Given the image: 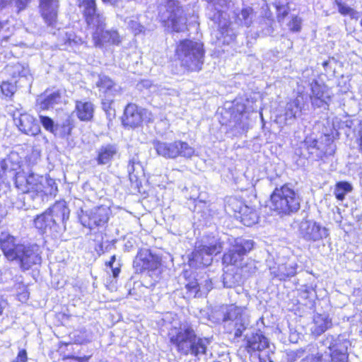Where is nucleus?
I'll list each match as a JSON object with an SVG mask.
<instances>
[{
  "mask_svg": "<svg viewBox=\"0 0 362 362\" xmlns=\"http://www.w3.org/2000/svg\"><path fill=\"white\" fill-rule=\"evenodd\" d=\"M168 337L179 354L184 356L191 354L197 358L206 354L211 343L209 337H198L192 326L187 322L172 327L168 331Z\"/></svg>",
  "mask_w": 362,
  "mask_h": 362,
  "instance_id": "obj_1",
  "label": "nucleus"
},
{
  "mask_svg": "<svg viewBox=\"0 0 362 362\" xmlns=\"http://www.w3.org/2000/svg\"><path fill=\"white\" fill-rule=\"evenodd\" d=\"M52 180L46 178L33 173L27 176L17 173L16 185L23 193L24 206L27 208H36L42 202L43 196L53 193Z\"/></svg>",
  "mask_w": 362,
  "mask_h": 362,
  "instance_id": "obj_2",
  "label": "nucleus"
},
{
  "mask_svg": "<svg viewBox=\"0 0 362 362\" xmlns=\"http://www.w3.org/2000/svg\"><path fill=\"white\" fill-rule=\"evenodd\" d=\"M176 55L181 66L189 71H199L204 64V45L197 41L182 40L177 46Z\"/></svg>",
  "mask_w": 362,
  "mask_h": 362,
  "instance_id": "obj_3",
  "label": "nucleus"
},
{
  "mask_svg": "<svg viewBox=\"0 0 362 362\" xmlns=\"http://www.w3.org/2000/svg\"><path fill=\"white\" fill-rule=\"evenodd\" d=\"M270 209L279 215H288L300 209V198L288 185L276 187L270 196Z\"/></svg>",
  "mask_w": 362,
  "mask_h": 362,
  "instance_id": "obj_4",
  "label": "nucleus"
},
{
  "mask_svg": "<svg viewBox=\"0 0 362 362\" xmlns=\"http://www.w3.org/2000/svg\"><path fill=\"white\" fill-rule=\"evenodd\" d=\"M228 245L235 249H252L254 242L252 240L238 238H230L223 234L221 237L215 235H206L196 243L195 249H229Z\"/></svg>",
  "mask_w": 362,
  "mask_h": 362,
  "instance_id": "obj_5",
  "label": "nucleus"
},
{
  "mask_svg": "<svg viewBox=\"0 0 362 362\" xmlns=\"http://www.w3.org/2000/svg\"><path fill=\"white\" fill-rule=\"evenodd\" d=\"M111 214L109 206L101 205L88 210L81 209L78 218L83 226L93 229L105 226Z\"/></svg>",
  "mask_w": 362,
  "mask_h": 362,
  "instance_id": "obj_6",
  "label": "nucleus"
},
{
  "mask_svg": "<svg viewBox=\"0 0 362 362\" xmlns=\"http://www.w3.org/2000/svg\"><path fill=\"white\" fill-rule=\"evenodd\" d=\"M134 266L137 271L148 270V276L158 281L161 274L160 259L154 255L151 250H139L134 261Z\"/></svg>",
  "mask_w": 362,
  "mask_h": 362,
  "instance_id": "obj_7",
  "label": "nucleus"
},
{
  "mask_svg": "<svg viewBox=\"0 0 362 362\" xmlns=\"http://www.w3.org/2000/svg\"><path fill=\"white\" fill-rule=\"evenodd\" d=\"M166 15L162 14L163 21H167L168 26L175 32H182L186 28V18L183 11L177 5L175 0H168Z\"/></svg>",
  "mask_w": 362,
  "mask_h": 362,
  "instance_id": "obj_8",
  "label": "nucleus"
},
{
  "mask_svg": "<svg viewBox=\"0 0 362 362\" xmlns=\"http://www.w3.org/2000/svg\"><path fill=\"white\" fill-rule=\"evenodd\" d=\"M78 7L90 28L100 26L105 21V18L97 8L95 0H79Z\"/></svg>",
  "mask_w": 362,
  "mask_h": 362,
  "instance_id": "obj_9",
  "label": "nucleus"
},
{
  "mask_svg": "<svg viewBox=\"0 0 362 362\" xmlns=\"http://www.w3.org/2000/svg\"><path fill=\"white\" fill-rule=\"evenodd\" d=\"M247 344L248 352L259 351V362H272L268 339L261 333L252 334L248 337Z\"/></svg>",
  "mask_w": 362,
  "mask_h": 362,
  "instance_id": "obj_10",
  "label": "nucleus"
},
{
  "mask_svg": "<svg viewBox=\"0 0 362 362\" xmlns=\"http://www.w3.org/2000/svg\"><path fill=\"white\" fill-rule=\"evenodd\" d=\"M105 21L100 26H96L92 33L93 40L96 47H101L105 43L119 45L121 42L117 31L105 30Z\"/></svg>",
  "mask_w": 362,
  "mask_h": 362,
  "instance_id": "obj_11",
  "label": "nucleus"
},
{
  "mask_svg": "<svg viewBox=\"0 0 362 362\" xmlns=\"http://www.w3.org/2000/svg\"><path fill=\"white\" fill-rule=\"evenodd\" d=\"M13 120L19 130L25 134L36 136L40 132L37 122L28 113L14 114Z\"/></svg>",
  "mask_w": 362,
  "mask_h": 362,
  "instance_id": "obj_12",
  "label": "nucleus"
},
{
  "mask_svg": "<svg viewBox=\"0 0 362 362\" xmlns=\"http://www.w3.org/2000/svg\"><path fill=\"white\" fill-rule=\"evenodd\" d=\"M300 230L303 238L308 240L317 241L324 238H327L328 235L326 228L321 227L311 221H302Z\"/></svg>",
  "mask_w": 362,
  "mask_h": 362,
  "instance_id": "obj_13",
  "label": "nucleus"
},
{
  "mask_svg": "<svg viewBox=\"0 0 362 362\" xmlns=\"http://www.w3.org/2000/svg\"><path fill=\"white\" fill-rule=\"evenodd\" d=\"M1 252L8 260H19L24 269H28L32 264L39 261L37 256H33V250H1Z\"/></svg>",
  "mask_w": 362,
  "mask_h": 362,
  "instance_id": "obj_14",
  "label": "nucleus"
},
{
  "mask_svg": "<svg viewBox=\"0 0 362 362\" xmlns=\"http://www.w3.org/2000/svg\"><path fill=\"white\" fill-rule=\"evenodd\" d=\"M144 110L135 104H128L122 117L124 126L134 128L139 126L143 121Z\"/></svg>",
  "mask_w": 362,
  "mask_h": 362,
  "instance_id": "obj_15",
  "label": "nucleus"
},
{
  "mask_svg": "<svg viewBox=\"0 0 362 362\" xmlns=\"http://www.w3.org/2000/svg\"><path fill=\"white\" fill-rule=\"evenodd\" d=\"M58 6V0H40V13L48 25H54Z\"/></svg>",
  "mask_w": 362,
  "mask_h": 362,
  "instance_id": "obj_16",
  "label": "nucleus"
},
{
  "mask_svg": "<svg viewBox=\"0 0 362 362\" xmlns=\"http://www.w3.org/2000/svg\"><path fill=\"white\" fill-rule=\"evenodd\" d=\"M311 95L310 99L313 105L320 107L324 104H327L329 100L328 88L325 85H321L317 81H313L310 83Z\"/></svg>",
  "mask_w": 362,
  "mask_h": 362,
  "instance_id": "obj_17",
  "label": "nucleus"
},
{
  "mask_svg": "<svg viewBox=\"0 0 362 362\" xmlns=\"http://www.w3.org/2000/svg\"><path fill=\"white\" fill-rule=\"evenodd\" d=\"M244 309L239 307H232L228 312L226 319L234 322L236 328L235 335L239 337L242 334L247 323V318L243 314Z\"/></svg>",
  "mask_w": 362,
  "mask_h": 362,
  "instance_id": "obj_18",
  "label": "nucleus"
},
{
  "mask_svg": "<svg viewBox=\"0 0 362 362\" xmlns=\"http://www.w3.org/2000/svg\"><path fill=\"white\" fill-rule=\"evenodd\" d=\"M119 148L116 144H106L97 150L96 160L98 165L110 163L118 154Z\"/></svg>",
  "mask_w": 362,
  "mask_h": 362,
  "instance_id": "obj_19",
  "label": "nucleus"
},
{
  "mask_svg": "<svg viewBox=\"0 0 362 362\" xmlns=\"http://www.w3.org/2000/svg\"><path fill=\"white\" fill-rule=\"evenodd\" d=\"M61 93L59 90L50 92L46 90L43 94L38 96L37 99V106L40 110H48L56 104H58L61 100Z\"/></svg>",
  "mask_w": 362,
  "mask_h": 362,
  "instance_id": "obj_20",
  "label": "nucleus"
},
{
  "mask_svg": "<svg viewBox=\"0 0 362 362\" xmlns=\"http://www.w3.org/2000/svg\"><path fill=\"white\" fill-rule=\"evenodd\" d=\"M153 147L158 155L165 158H176L175 141L173 142L153 140Z\"/></svg>",
  "mask_w": 362,
  "mask_h": 362,
  "instance_id": "obj_21",
  "label": "nucleus"
},
{
  "mask_svg": "<svg viewBox=\"0 0 362 362\" xmlns=\"http://www.w3.org/2000/svg\"><path fill=\"white\" fill-rule=\"evenodd\" d=\"M186 288L194 297H201L206 294L212 288V282L206 279L203 282L198 283L197 280L189 282Z\"/></svg>",
  "mask_w": 362,
  "mask_h": 362,
  "instance_id": "obj_22",
  "label": "nucleus"
},
{
  "mask_svg": "<svg viewBox=\"0 0 362 362\" xmlns=\"http://www.w3.org/2000/svg\"><path fill=\"white\" fill-rule=\"evenodd\" d=\"M302 97L298 96L286 104L285 110V120L287 124L292 123L300 115L302 110Z\"/></svg>",
  "mask_w": 362,
  "mask_h": 362,
  "instance_id": "obj_23",
  "label": "nucleus"
},
{
  "mask_svg": "<svg viewBox=\"0 0 362 362\" xmlns=\"http://www.w3.org/2000/svg\"><path fill=\"white\" fill-rule=\"evenodd\" d=\"M211 250H193L189 257V264L193 267L208 266L212 261Z\"/></svg>",
  "mask_w": 362,
  "mask_h": 362,
  "instance_id": "obj_24",
  "label": "nucleus"
},
{
  "mask_svg": "<svg viewBox=\"0 0 362 362\" xmlns=\"http://www.w3.org/2000/svg\"><path fill=\"white\" fill-rule=\"evenodd\" d=\"M95 85L100 91L107 95H116L119 89L113 81L105 75H99Z\"/></svg>",
  "mask_w": 362,
  "mask_h": 362,
  "instance_id": "obj_25",
  "label": "nucleus"
},
{
  "mask_svg": "<svg viewBox=\"0 0 362 362\" xmlns=\"http://www.w3.org/2000/svg\"><path fill=\"white\" fill-rule=\"evenodd\" d=\"M76 112L78 118L81 121H90L94 114V105L88 101H76Z\"/></svg>",
  "mask_w": 362,
  "mask_h": 362,
  "instance_id": "obj_26",
  "label": "nucleus"
},
{
  "mask_svg": "<svg viewBox=\"0 0 362 362\" xmlns=\"http://www.w3.org/2000/svg\"><path fill=\"white\" fill-rule=\"evenodd\" d=\"M48 211L59 224L63 223L69 216V209L64 201L57 202Z\"/></svg>",
  "mask_w": 362,
  "mask_h": 362,
  "instance_id": "obj_27",
  "label": "nucleus"
},
{
  "mask_svg": "<svg viewBox=\"0 0 362 362\" xmlns=\"http://www.w3.org/2000/svg\"><path fill=\"white\" fill-rule=\"evenodd\" d=\"M313 322L314 326L312 327V332L315 335H320L332 325L331 320L327 315H315Z\"/></svg>",
  "mask_w": 362,
  "mask_h": 362,
  "instance_id": "obj_28",
  "label": "nucleus"
},
{
  "mask_svg": "<svg viewBox=\"0 0 362 362\" xmlns=\"http://www.w3.org/2000/svg\"><path fill=\"white\" fill-rule=\"evenodd\" d=\"M23 245L21 240L7 232H3L0 235V247L1 249H21ZM23 249H25L23 247Z\"/></svg>",
  "mask_w": 362,
  "mask_h": 362,
  "instance_id": "obj_29",
  "label": "nucleus"
},
{
  "mask_svg": "<svg viewBox=\"0 0 362 362\" xmlns=\"http://www.w3.org/2000/svg\"><path fill=\"white\" fill-rule=\"evenodd\" d=\"M239 218L246 226H251L258 221V215L256 211L245 205L242 209V213L239 214Z\"/></svg>",
  "mask_w": 362,
  "mask_h": 362,
  "instance_id": "obj_30",
  "label": "nucleus"
},
{
  "mask_svg": "<svg viewBox=\"0 0 362 362\" xmlns=\"http://www.w3.org/2000/svg\"><path fill=\"white\" fill-rule=\"evenodd\" d=\"M176 158L178 156L184 157L185 158H191L195 153L194 147L185 141L181 140L175 141Z\"/></svg>",
  "mask_w": 362,
  "mask_h": 362,
  "instance_id": "obj_31",
  "label": "nucleus"
},
{
  "mask_svg": "<svg viewBox=\"0 0 362 362\" xmlns=\"http://www.w3.org/2000/svg\"><path fill=\"white\" fill-rule=\"evenodd\" d=\"M329 351H325V357L332 362H347L348 356L345 351H339L334 344L328 347Z\"/></svg>",
  "mask_w": 362,
  "mask_h": 362,
  "instance_id": "obj_32",
  "label": "nucleus"
},
{
  "mask_svg": "<svg viewBox=\"0 0 362 362\" xmlns=\"http://www.w3.org/2000/svg\"><path fill=\"white\" fill-rule=\"evenodd\" d=\"M6 71L13 78L17 77L26 78L30 74L29 69L18 63L7 66Z\"/></svg>",
  "mask_w": 362,
  "mask_h": 362,
  "instance_id": "obj_33",
  "label": "nucleus"
},
{
  "mask_svg": "<svg viewBox=\"0 0 362 362\" xmlns=\"http://www.w3.org/2000/svg\"><path fill=\"white\" fill-rule=\"evenodd\" d=\"M255 14L252 8H243L241 12L238 15L237 19L238 22L246 27H249L253 21Z\"/></svg>",
  "mask_w": 362,
  "mask_h": 362,
  "instance_id": "obj_34",
  "label": "nucleus"
},
{
  "mask_svg": "<svg viewBox=\"0 0 362 362\" xmlns=\"http://www.w3.org/2000/svg\"><path fill=\"white\" fill-rule=\"evenodd\" d=\"M353 189L352 185L348 182H339L336 184L334 194L338 200L342 201L346 194L351 192Z\"/></svg>",
  "mask_w": 362,
  "mask_h": 362,
  "instance_id": "obj_35",
  "label": "nucleus"
},
{
  "mask_svg": "<svg viewBox=\"0 0 362 362\" xmlns=\"http://www.w3.org/2000/svg\"><path fill=\"white\" fill-rule=\"evenodd\" d=\"M141 170V165L138 160L137 158H132L127 165V171L131 182L136 181L138 173Z\"/></svg>",
  "mask_w": 362,
  "mask_h": 362,
  "instance_id": "obj_36",
  "label": "nucleus"
},
{
  "mask_svg": "<svg viewBox=\"0 0 362 362\" xmlns=\"http://www.w3.org/2000/svg\"><path fill=\"white\" fill-rule=\"evenodd\" d=\"M247 250H228L223 255V261L224 263L235 264L238 259L245 254Z\"/></svg>",
  "mask_w": 362,
  "mask_h": 362,
  "instance_id": "obj_37",
  "label": "nucleus"
},
{
  "mask_svg": "<svg viewBox=\"0 0 362 362\" xmlns=\"http://www.w3.org/2000/svg\"><path fill=\"white\" fill-rule=\"evenodd\" d=\"M40 121L46 130L56 134L58 129V124H54V121L50 117L40 115Z\"/></svg>",
  "mask_w": 362,
  "mask_h": 362,
  "instance_id": "obj_38",
  "label": "nucleus"
},
{
  "mask_svg": "<svg viewBox=\"0 0 362 362\" xmlns=\"http://www.w3.org/2000/svg\"><path fill=\"white\" fill-rule=\"evenodd\" d=\"M245 206L242 202L234 197L229 198L227 202V207L238 214L242 213V209Z\"/></svg>",
  "mask_w": 362,
  "mask_h": 362,
  "instance_id": "obj_39",
  "label": "nucleus"
},
{
  "mask_svg": "<svg viewBox=\"0 0 362 362\" xmlns=\"http://www.w3.org/2000/svg\"><path fill=\"white\" fill-rule=\"evenodd\" d=\"M335 3L338 6L339 12L344 16H350L351 18H356L357 13L349 6L342 4L341 1L336 0Z\"/></svg>",
  "mask_w": 362,
  "mask_h": 362,
  "instance_id": "obj_40",
  "label": "nucleus"
},
{
  "mask_svg": "<svg viewBox=\"0 0 362 362\" xmlns=\"http://www.w3.org/2000/svg\"><path fill=\"white\" fill-rule=\"evenodd\" d=\"M300 362H329V361L327 359L325 354L317 353L306 356Z\"/></svg>",
  "mask_w": 362,
  "mask_h": 362,
  "instance_id": "obj_41",
  "label": "nucleus"
},
{
  "mask_svg": "<svg viewBox=\"0 0 362 362\" xmlns=\"http://www.w3.org/2000/svg\"><path fill=\"white\" fill-rule=\"evenodd\" d=\"M129 28L132 30V31L134 33L135 35L139 34H144L146 29L145 28L141 25L139 22L136 21L131 20L128 23Z\"/></svg>",
  "mask_w": 362,
  "mask_h": 362,
  "instance_id": "obj_42",
  "label": "nucleus"
},
{
  "mask_svg": "<svg viewBox=\"0 0 362 362\" xmlns=\"http://www.w3.org/2000/svg\"><path fill=\"white\" fill-rule=\"evenodd\" d=\"M43 216L46 217V223L49 229L57 230L59 223L52 216V214H50L49 211H47L43 214Z\"/></svg>",
  "mask_w": 362,
  "mask_h": 362,
  "instance_id": "obj_43",
  "label": "nucleus"
},
{
  "mask_svg": "<svg viewBox=\"0 0 362 362\" xmlns=\"http://www.w3.org/2000/svg\"><path fill=\"white\" fill-rule=\"evenodd\" d=\"M35 226L37 228L41 230L42 231L46 232L47 229H49L48 226L46 223V217L43 216V214L38 216L35 219Z\"/></svg>",
  "mask_w": 362,
  "mask_h": 362,
  "instance_id": "obj_44",
  "label": "nucleus"
},
{
  "mask_svg": "<svg viewBox=\"0 0 362 362\" xmlns=\"http://www.w3.org/2000/svg\"><path fill=\"white\" fill-rule=\"evenodd\" d=\"M116 262V257L115 255H112L111 257L110 260L107 263V265L109 266L111 268L112 275L114 278H117L120 273V264L119 263L115 264V267L114 266V264Z\"/></svg>",
  "mask_w": 362,
  "mask_h": 362,
  "instance_id": "obj_45",
  "label": "nucleus"
},
{
  "mask_svg": "<svg viewBox=\"0 0 362 362\" xmlns=\"http://www.w3.org/2000/svg\"><path fill=\"white\" fill-rule=\"evenodd\" d=\"M64 41L65 45H68L71 47L82 43L81 39L76 37L75 35L72 33H66Z\"/></svg>",
  "mask_w": 362,
  "mask_h": 362,
  "instance_id": "obj_46",
  "label": "nucleus"
},
{
  "mask_svg": "<svg viewBox=\"0 0 362 362\" xmlns=\"http://www.w3.org/2000/svg\"><path fill=\"white\" fill-rule=\"evenodd\" d=\"M304 350L298 349L296 351H290L286 353L287 362H295L298 358L303 356Z\"/></svg>",
  "mask_w": 362,
  "mask_h": 362,
  "instance_id": "obj_47",
  "label": "nucleus"
},
{
  "mask_svg": "<svg viewBox=\"0 0 362 362\" xmlns=\"http://www.w3.org/2000/svg\"><path fill=\"white\" fill-rule=\"evenodd\" d=\"M2 93L7 97L11 96L16 90L13 85L8 82H3L1 86Z\"/></svg>",
  "mask_w": 362,
  "mask_h": 362,
  "instance_id": "obj_48",
  "label": "nucleus"
},
{
  "mask_svg": "<svg viewBox=\"0 0 362 362\" xmlns=\"http://www.w3.org/2000/svg\"><path fill=\"white\" fill-rule=\"evenodd\" d=\"M93 240L95 242V248L107 249L110 247L109 245H106V243L103 242V235L102 233L95 234V238Z\"/></svg>",
  "mask_w": 362,
  "mask_h": 362,
  "instance_id": "obj_49",
  "label": "nucleus"
},
{
  "mask_svg": "<svg viewBox=\"0 0 362 362\" xmlns=\"http://www.w3.org/2000/svg\"><path fill=\"white\" fill-rule=\"evenodd\" d=\"M286 272H282L280 276V279H283L286 277L293 276L296 274L297 264H294L289 265L288 267H285Z\"/></svg>",
  "mask_w": 362,
  "mask_h": 362,
  "instance_id": "obj_50",
  "label": "nucleus"
},
{
  "mask_svg": "<svg viewBox=\"0 0 362 362\" xmlns=\"http://www.w3.org/2000/svg\"><path fill=\"white\" fill-rule=\"evenodd\" d=\"M301 21L297 16H295L290 21L288 26L291 31L298 32L300 30Z\"/></svg>",
  "mask_w": 362,
  "mask_h": 362,
  "instance_id": "obj_51",
  "label": "nucleus"
},
{
  "mask_svg": "<svg viewBox=\"0 0 362 362\" xmlns=\"http://www.w3.org/2000/svg\"><path fill=\"white\" fill-rule=\"evenodd\" d=\"M72 127L71 126L70 121L66 120L62 126V136H66L71 134Z\"/></svg>",
  "mask_w": 362,
  "mask_h": 362,
  "instance_id": "obj_52",
  "label": "nucleus"
},
{
  "mask_svg": "<svg viewBox=\"0 0 362 362\" xmlns=\"http://www.w3.org/2000/svg\"><path fill=\"white\" fill-rule=\"evenodd\" d=\"M12 362H28V355L25 349H21Z\"/></svg>",
  "mask_w": 362,
  "mask_h": 362,
  "instance_id": "obj_53",
  "label": "nucleus"
},
{
  "mask_svg": "<svg viewBox=\"0 0 362 362\" xmlns=\"http://www.w3.org/2000/svg\"><path fill=\"white\" fill-rule=\"evenodd\" d=\"M30 1L31 0H13L15 6L17 8L18 12L24 10Z\"/></svg>",
  "mask_w": 362,
  "mask_h": 362,
  "instance_id": "obj_54",
  "label": "nucleus"
},
{
  "mask_svg": "<svg viewBox=\"0 0 362 362\" xmlns=\"http://www.w3.org/2000/svg\"><path fill=\"white\" fill-rule=\"evenodd\" d=\"M277 18L279 21L284 20V18L288 15L289 11V7L285 6L279 9H277Z\"/></svg>",
  "mask_w": 362,
  "mask_h": 362,
  "instance_id": "obj_55",
  "label": "nucleus"
},
{
  "mask_svg": "<svg viewBox=\"0 0 362 362\" xmlns=\"http://www.w3.org/2000/svg\"><path fill=\"white\" fill-rule=\"evenodd\" d=\"M276 10L282 7L288 6L287 0H275L274 3Z\"/></svg>",
  "mask_w": 362,
  "mask_h": 362,
  "instance_id": "obj_56",
  "label": "nucleus"
},
{
  "mask_svg": "<svg viewBox=\"0 0 362 362\" xmlns=\"http://www.w3.org/2000/svg\"><path fill=\"white\" fill-rule=\"evenodd\" d=\"M11 163V158H8L6 159H4L2 162H1V168L2 169L6 171V170H15V168L14 167H11V168H9L8 167V163Z\"/></svg>",
  "mask_w": 362,
  "mask_h": 362,
  "instance_id": "obj_57",
  "label": "nucleus"
},
{
  "mask_svg": "<svg viewBox=\"0 0 362 362\" xmlns=\"http://www.w3.org/2000/svg\"><path fill=\"white\" fill-rule=\"evenodd\" d=\"M7 211L4 206L0 204V222L6 216Z\"/></svg>",
  "mask_w": 362,
  "mask_h": 362,
  "instance_id": "obj_58",
  "label": "nucleus"
},
{
  "mask_svg": "<svg viewBox=\"0 0 362 362\" xmlns=\"http://www.w3.org/2000/svg\"><path fill=\"white\" fill-rule=\"evenodd\" d=\"M11 2V0H0V9L5 8Z\"/></svg>",
  "mask_w": 362,
  "mask_h": 362,
  "instance_id": "obj_59",
  "label": "nucleus"
},
{
  "mask_svg": "<svg viewBox=\"0 0 362 362\" xmlns=\"http://www.w3.org/2000/svg\"><path fill=\"white\" fill-rule=\"evenodd\" d=\"M228 274H226L223 276V284H224V286H226V287H231L232 285L230 284H228L227 283V278L228 277Z\"/></svg>",
  "mask_w": 362,
  "mask_h": 362,
  "instance_id": "obj_60",
  "label": "nucleus"
},
{
  "mask_svg": "<svg viewBox=\"0 0 362 362\" xmlns=\"http://www.w3.org/2000/svg\"><path fill=\"white\" fill-rule=\"evenodd\" d=\"M329 64H330V61L329 60L325 61L322 63V66L324 67L325 71H327V68L329 66Z\"/></svg>",
  "mask_w": 362,
  "mask_h": 362,
  "instance_id": "obj_61",
  "label": "nucleus"
},
{
  "mask_svg": "<svg viewBox=\"0 0 362 362\" xmlns=\"http://www.w3.org/2000/svg\"><path fill=\"white\" fill-rule=\"evenodd\" d=\"M208 3L216 4L219 0H205Z\"/></svg>",
  "mask_w": 362,
  "mask_h": 362,
  "instance_id": "obj_62",
  "label": "nucleus"
},
{
  "mask_svg": "<svg viewBox=\"0 0 362 362\" xmlns=\"http://www.w3.org/2000/svg\"><path fill=\"white\" fill-rule=\"evenodd\" d=\"M317 141H316V140H313V141H312V145H311V146H313V148H315V147L316 146V145H317Z\"/></svg>",
  "mask_w": 362,
  "mask_h": 362,
  "instance_id": "obj_63",
  "label": "nucleus"
},
{
  "mask_svg": "<svg viewBox=\"0 0 362 362\" xmlns=\"http://www.w3.org/2000/svg\"><path fill=\"white\" fill-rule=\"evenodd\" d=\"M214 362H230V361L224 359L223 361H214Z\"/></svg>",
  "mask_w": 362,
  "mask_h": 362,
  "instance_id": "obj_64",
  "label": "nucleus"
}]
</instances>
